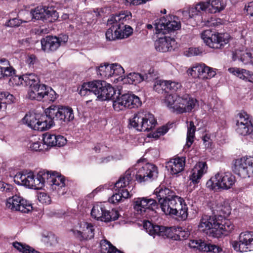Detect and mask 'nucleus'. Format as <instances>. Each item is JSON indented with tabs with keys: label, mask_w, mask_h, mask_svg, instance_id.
Returning <instances> with one entry per match:
<instances>
[{
	"label": "nucleus",
	"mask_w": 253,
	"mask_h": 253,
	"mask_svg": "<svg viewBox=\"0 0 253 253\" xmlns=\"http://www.w3.org/2000/svg\"><path fill=\"white\" fill-rule=\"evenodd\" d=\"M154 192L162 210L166 214L175 216L179 220L187 219L188 209L185 200L176 195L165 182H162Z\"/></svg>",
	"instance_id": "obj_1"
},
{
	"label": "nucleus",
	"mask_w": 253,
	"mask_h": 253,
	"mask_svg": "<svg viewBox=\"0 0 253 253\" xmlns=\"http://www.w3.org/2000/svg\"><path fill=\"white\" fill-rule=\"evenodd\" d=\"M233 223L221 215H202L199 230L214 238H220L222 235H227L234 229Z\"/></svg>",
	"instance_id": "obj_2"
},
{
	"label": "nucleus",
	"mask_w": 253,
	"mask_h": 253,
	"mask_svg": "<svg viewBox=\"0 0 253 253\" xmlns=\"http://www.w3.org/2000/svg\"><path fill=\"white\" fill-rule=\"evenodd\" d=\"M141 183L142 182V170L141 168H137V164L131 169L127 170L124 175H122L114 185L115 193L109 198V203L113 204H118L124 199L130 197L131 195L128 192L130 188L129 184L133 180Z\"/></svg>",
	"instance_id": "obj_3"
},
{
	"label": "nucleus",
	"mask_w": 253,
	"mask_h": 253,
	"mask_svg": "<svg viewBox=\"0 0 253 253\" xmlns=\"http://www.w3.org/2000/svg\"><path fill=\"white\" fill-rule=\"evenodd\" d=\"M131 17V13L124 11L118 15H112L107 21V25L111 27L107 30L105 35L107 41L126 38L133 33V29L127 25V21Z\"/></svg>",
	"instance_id": "obj_4"
},
{
	"label": "nucleus",
	"mask_w": 253,
	"mask_h": 253,
	"mask_svg": "<svg viewBox=\"0 0 253 253\" xmlns=\"http://www.w3.org/2000/svg\"><path fill=\"white\" fill-rule=\"evenodd\" d=\"M197 102L196 99L189 97L188 94L180 97L176 93H170L165 97V103L168 107L177 114L191 111Z\"/></svg>",
	"instance_id": "obj_5"
},
{
	"label": "nucleus",
	"mask_w": 253,
	"mask_h": 253,
	"mask_svg": "<svg viewBox=\"0 0 253 253\" xmlns=\"http://www.w3.org/2000/svg\"><path fill=\"white\" fill-rule=\"evenodd\" d=\"M48 114L49 121H52V126L55 125L56 121L61 125H68L74 119V113L73 109L63 105H52L44 111Z\"/></svg>",
	"instance_id": "obj_6"
},
{
	"label": "nucleus",
	"mask_w": 253,
	"mask_h": 253,
	"mask_svg": "<svg viewBox=\"0 0 253 253\" xmlns=\"http://www.w3.org/2000/svg\"><path fill=\"white\" fill-rule=\"evenodd\" d=\"M178 17L174 15L163 16L155 21L154 24L156 34L166 35L174 33L181 28V23L177 21Z\"/></svg>",
	"instance_id": "obj_7"
},
{
	"label": "nucleus",
	"mask_w": 253,
	"mask_h": 253,
	"mask_svg": "<svg viewBox=\"0 0 253 253\" xmlns=\"http://www.w3.org/2000/svg\"><path fill=\"white\" fill-rule=\"evenodd\" d=\"M235 177L230 172H218L211 177L206 183L210 190L217 191L220 189H230L235 183Z\"/></svg>",
	"instance_id": "obj_8"
},
{
	"label": "nucleus",
	"mask_w": 253,
	"mask_h": 253,
	"mask_svg": "<svg viewBox=\"0 0 253 253\" xmlns=\"http://www.w3.org/2000/svg\"><path fill=\"white\" fill-rule=\"evenodd\" d=\"M31 128L38 131H44L52 127V121H49L48 114H40L34 113L26 114L23 119Z\"/></svg>",
	"instance_id": "obj_9"
},
{
	"label": "nucleus",
	"mask_w": 253,
	"mask_h": 253,
	"mask_svg": "<svg viewBox=\"0 0 253 253\" xmlns=\"http://www.w3.org/2000/svg\"><path fill=\"white\" fill-rule=\"evenodd\" d=\"M118 95H116L113 101V108L116 111L123 110L125 109L137 108L142 102L140 99L133 94L125 93L121 94L120 90H118Z\"/></svg>",
	"instance_id": "obj_10"
},
{
	"label": "nucleus",
	"mask_w": 253,
	"mask_h": 253,
	"mask_svg": "<svg viewBox=\"0 0 253 253\" xmlns=\"http://www.w3.org/2000/svg\"><path fill=\"white\" fill-rule=\"evenodd\" d=\"M225 34L216 33L211 30H206L201 34V38L207 45L211 48H222L229 42V39Z\"/></svg>",
	"instance_id": "obj_11"
},
{
	"label": "nucleus",
	"mask_w": 253,
	"mask_h": 253,
	"mask_svg": "<svg viewBox=\"0 0 253 253\" xmlns=\"http://www.w3.org/2000/svg\"><path fill=\"white\" fill-rule=\"evenodd\" d=\"M106 82L101 80L84 83L82 85L79 93L81 96H88L93 94L98 98H102L104 87H106Z\"/></svg>",
	"instance_id": "obj_12"
},
{
	"label": "nucleus",
	"mask_w": 253,
	"mask_h": 253,
	"mask_svg": "<svg viewBox=\"0 0 253 253\" xmlns=\"http://www.w3.org/2000/svg\"><path fill=\"white\" fill-rule=\"evenodd\" d=\"M253 159L252 157H244L236 160L233 171L243 178L253 175Z\"/></svg>",
	"instance_id": "obj_13"
},
{
	"label": "nucleus",
	"mask_w": 253,
	"mask_h": 253,
	"mask_svg": "<svg viewBox=\"0 0 253 253\" xmlns=\"http://www.w3.org/2000/svg\"><path fill=\"white\" fill-rule=\"evenodd\" d=\"M30 14L32 18L37 20L52 22L58 17V13L51 7L39 5L34 9H31Z\"/></svg>",
	"instance_id": "obj_14"
},
{
	"label": "nucleus",
	"mask_w": 253,
	"mask_h": 253,
	"mask_svg": "<svg viewBox=\"0 0 253 253\" xmlns=\"http://www.w3.org/2000/svg\"><path fill=\"white\" fill-rule=\"evenodd\" d=\"M232 246L236 252L253 251V232L246 231L240 233L239 241H233Z\"/></svg>",
	"instance_id": "obj_15"
},
{
	"label": "nucleus",
	"mask_w": 253,
	"mask_h": 253,
	"mask_svg": "<svg viewBox=\"0 0 253 253\" xmlns=\"http://www.w3.org/2000/svg\"><path fill=\"white\" fill-rule=\"evenodd\" d=\"M91 215L97 220L108 222L118 219L120 214L117 210L107 211L104 206L96 205L92 208Z\"/></svg>",
	"instance_id": "obj_16"
},
{
	"label": "nucleus",
	"mask_w": 253,
	"mask_h": 253,
	"mask_svg": "<svg viewBox=\"0 0 253 253\" xmlns=\"http://www.w3.org/2000/svg\"><path fill=\"white\" fill-rule=\"evenodd\" d=\"M187 73L192 78L202 80L211 79L213 77L216 73L212 68L207 66L204 63H196L188 69Z\"/></svg>",
	"instance_id": "obj_17"
},
{
	"label": "nucleus",
	"mask_w": 253,
	"mask_h": 253,
	"mask_svg": "<svg viewBox=\"0 0 253 253\" xmlns=\"http://www.w3.org/2000/svg\"><path fill=\"white\" fill-rule=\"evenodd\" d=\"M48 185L52 188L57 190L59 195H64L66 193L65 187V177L56 171H49Z\"/></svg>",
	"instance_id": "obj_18"
},
{
	"label": "nucleus",
	"mask_w": 253,
	"mask_h": 253,
	"mask_svg": "<svg viewBox=\"0 0 253 253\" xmlns=\"http://www.w3.org/2000/svg\"><path fill=\"white\" fill-rule=\"evenodd\" d=\"M155 49L160 52H166L170 51L175 47L176 41L174 38L164 36L158 37L155 42Z\"/></svg>",
	"instance_id": "obj_19"
},
{
	"label": "nucleus",
	"mask_w": 253,
	"mask_h": 253,
	"mask_svg": "<svg viewBox=\"0 0 253 253\" xmlns=\"http://www.w3.org/2000/svg\"><path fill=\"white\" fill-rule=\"evenodd\" d=\"M41 42L42 50L47 53L55 51L60 47V42L55 36H46L42 39Z\"/></svg>",
	"instance_id": "obj_20"
},
{
	"label": "nucleus",
	"mask_w": 253,
	"mask_h": 253,
	"mask_svg": "<svg viewBox=\"0 0 253 253\" xmlns=\"http://www.w3.org/2000/svg\"><path fill=\"white\" fill-rule=\"evenodd\" d=\"M15 78H17V81L15 83V84L29 86V89H32L41 82L39 78L33 73L15 76Z\"/></svg>",
	"instance_id": "obj_21"
},
{
	"label": "nucleus",
	"mask_w": 253,
	"mask_h": 253,
	"mask_svg": "<svg viewBox=\"0 0 253 253\" xmlns=\"http://www.w3.org/2000/svg\"><path fill=\"white\" fill-rule=\"evenodd\" d=\"M159 203L153 199L143 197V216L147 218L156 216V210L159 208Z\"/></svg>",
	"instance_id": "obj_22"
},
{
	"label": "nucleus",
	"mask_w": 253,
	"mask_h": 253,
	"mask_svg": "<svg viewBox=\"0 0 253 253\" xmlns=\"http://www.w3.org/2000/svg\"><path fill=\"white\" fill-rule=\"evenodd\" d=\"M47 87H48L47 85L42 84L40 82L32 89L28 90L27 95V98L31 100L41 101L43 94H45Z\"/></svg>",
	"instance_id": "obj_23"
},
{
	"label": "nucleus",
	"mask_w": 253,
	"mask_h": 253,
	"mask_svg": "<svg viewBox=\"0 0 253 253\" xmlns=\"http://www.w3.org/2000/svg\"><path fill=\"white\" fill-rule=\"evenodd\" d=\"M84 228V229L83 231L74 229H72L71 231L73 232L75 237L80 241L87 240L93 238L94 235V230L91 223H85Z\"/></svg>",
	"instance_id": "obj_24"
},
{
	"label": "nucleus",
	"mask_w": 253,
	"mask_h": 253,
	"mask_svg": "<svg viewBox=\"0 0 253 253\" xmlns=\"http://www.w3.org/2000/svg\"><path fill=\"white\" fill-rule=\"evenodd\" d=\"M185 157H177L170 160L167 164V168L171 174H177L182 171L185 165Z\"/></svg>",
	"instance_id": "obj_25"
},
{
	"label": "nucleus",
	"mask_w": 253,
	"mask_h": 253,
	"mask_svg": "<svg viewBox=\"0 0 253 253\" xmlns=\"http://www.w3.org/2000/svg\"><path fill=\"white\" fill-rule=\"evenodd\" d=\"M143 182H152L158 177V168L153 164L146 163L143 165Z\"/></svg>",
	"instance_id": "obj_26"
},
{
	"label": "nucleus",
	"mask_w": 253,
	"mask_h": 253,
	"mask_svg": "<svg viewBox=\"0 0 253 253\" xmlns=\"http://www.w3.org/2000/svg\"><path fill=\"white\" fill-rule=\"evenodd\" d=\"M134 213L136 219L133 221L135 225L138 227L142 225V198H135L133 202Z\"/></svg>",
	"instance_id": "obj_27"
},
{
	"label": "nucleus",
	"mask_w": 253,
	"mask_h": 253,
	"mask_svg": "<svg viewBox=\"0 0 253 253\" xmlns=\"http://www.w3.org/2000/svg\"><path fill=\"white\" fill-rule=\"evenodd\" d=\"M228 71L230 73L246 82L253 83V73L252 72L246 69L235 67L229 68Z\"/></svg>",
	"instance_id": "obj_28"
},
{
	"label": "nucleus",
	"mask_w": 253,
	"mask_h": 253,
	"mask_svg": "<svg viewBox=\"0 0 253 253\" xmlns=\"http://www.w3.org/2000/svg\"><path fill=\"white\" fill-rule=\"evenodd\" d=\"M49 175V171H40L35 178L34 177V183H33V189H41L44 186L45 183L48 184L47 178Z\"/></svg>",
	"instance_id": "obj_29"
},
{
	"label": "nucleus",
	"mask_w": 253,
	"mask_h": 253,
	"mask_svg": "<svg viewBox=\"0 0 253 253\" xmlns=\"http://www.w3.org/2000/svg\"><path fill=\"white\" fill-rule=\"evenodd\" d=\"M145 113L144 114H143L144 115L143 117V127H145V131H149L155 127L157 122L154 115L149 112Z\"/></svg>",
	"instance_id": "obj_30"
},
{
	"label": "nucleus",
	"mask_w": 253,
	"mask_h": 253,
	"mask_svg": "<svg viewBox=\"0 0 253 253\" xmlns=\"http://www.w3.org/2000/svg\"><path fill=\"white\" fill-rule=\"evenodd\" d=\"M236 132L242 135H247L250 134L253 131V124L249 123L248 125H246V123L243 124L242 122L237 121L236 124Z\"/></svg>",
	"instance_id": "obj_31"
},
{
	"label": "nucleus",
	"mask_w": 253,
	"mask_h": 253,
	"mask_svg": "<svg viewBox=\"0 0 253 253\" xmlns=\"http://www.w3.org/2000/svg\"><path fill=\"white\" fill-rule=\"evenodd\" d=\"M15 97L7 91L0 92V110L6 109L7 104L14 102Z\"/></svg>",
	"instance_id": "obj_32"
},
{
	"label": "nucleus",
	"mask_w": 253,
	"mask_h": 253,
	"mask_svg": "<svg viewBox=\"0 0 253 253\" xmlns=\"http://www.w3.org/2000/svg\"><path fill=\"white\" fill-rule=\"evenodd\" d=\"M208 6V11L211 13H215L223 10L226 6L224 0H212Z\"/></svg>",
	"instance_id": "obj_33"
},
{
	"label": "nucleus",
	"mask_w": 253,
	"mask_h": 253,
	"mask_svg": "<svg viewBox=\"0 0 253 253\" xmlns=\"http://www.w3.org/2000/svg\"><path fill=\"white\" fill-rule=\"evenodd\" d=\"M106 87L103 88V92L102 94V98L100 99L103 100H112L114 101L116 96V91H117L110 84L106 82Z\"/></svg>",
	"instance_id": "obj_34"
},
{
	"label": "nucleus",
	"mask_w": 253,
	"mask_h": 253,
	"mask_svg": "<svg viewBox=\"0 0 253 253\" xmlns=\"http://www.w3.org/2000/svg\"><path fill=\"white\" fill-rule=\"evenodd\" d=\"M15 73L16 70L10 65L8 66L0 65V79H5L8 77H12L14 80H16L17 78H15Z\"/></svg>",
	"instance_id": "obj_35"
},
{
	"label": "nucleus",
	"mask_w": 253,
	"mask_h": 253,
	"mask_svg": "<svg viewBox=\"0 0 253 253\" xmlns=\"http://www.w3.org/2000/svg\"><path fill=\"white\" fill-rule=\"evenodd\" d=\"M21 200V197L17 195L9 197L6 200V206L12 211H18L20 209V205L18 203Z\"/></svg>",
	"instance_id": "obj_36"
},
{
	"label": "nucleus",
	"mask_w": 253,
	"mask_h": 253,
	"mask_svg": "<svg viewBox=\"0 0 253 253\" xmlns=\"http://www.w3.org/2000/svg\"><path fill=\"white\" fill-rule=\"evenodd\" d=\"M97 74L102 78L107 79L112 77V69L111 65L105 63L101 64L96 69Z\"/></svg>",
	"instance_id": "obj_37"
},
{
	"label": "nucleus",
	"mask_w": 253,
	"mask_h": 253,
	"mask_svg": "<svg viewBox=\"0 0 253 253\" xmlns=\"http://www.w3.org/2000/svg\"><path fill=\"white\" fill-rule=\"evenodd\" d=\"M196 131V126L193 121L189 122V125L188 126L186 143L185 147L188 148H190L194 142V138L195 137V133Z\"/></svg>",
	"instance_id": "obj_38"
},
{
	"label": "nucleus",
	"mask_w": 253,
	"mask_h": 253,
	"mask_svg": "<svg viewBox=\"0 0 253 253\" xmlns=\"http://www.w3.org/2000/svg\"><path fill=\"white\" fill-rule=\"evenodd\" d=\"M248 50L246 51H241L239 50H236L233 52L232 58L234 61L238 60L241 61L245 64H249Z\"/></svg>",
	"instance_id": "obj_39"
},
{
	"label": "nucleus",
	"mask_w": 253,
	"mask_h": 253,
	"mask_svg": "<svg viewBox=\"0 0 253 253\" xmlns=\"http://www.w3.org/2000/svg\"><path fill=\"white\" fill-rule=\"evenodd\" d=\"M160 225L154 224L151 221L143 220V229L150 235H158Z\"/></svg>",
	"instance_id": "obj_40"
},
{
	"label": "nucleus",
	"mask_w": 253,
	"mask_h": 253,
	"mask_svg": "<svg viewBox=\"0 0 253 253\" xmlns=\"http://www.w3.org/2000/svg\"><path fill=\"white\" fill-rule=\"evenodd\" d=\"M140 113L135 114L132 119L129 120L128 126L132 127L138 131L142 130V117Z\"/></svg>",
	"instance_id": "obj_41"
},
{
	"label": "nucleus",
	"mask_w": 253,
	"mask_h": 253,
	"mask_svg": "<svg viewBox=\"0 0 253 253\" xmlns=\"http://www.w3.org/2000/svg\"><path fill=\"white\" fill-rule=\"evenodd\" d=\"M58 94L50 86H48L45 91V94H43L42 99L41 101L47 102L48 103L54 102L57 97Z\"/></svg>",
	"instance_id": "obj_42"
},
{
	"label": "nucleus",
	"mask_w": 253,
	"mask_h": 253,
	"mask_svg": "<svg viewBox=\"0 0 253 253\" xmlns=\"http://www.w3.org/2000/svg\"><path fill=\"white\" fill-rule=\"evenodd\" d=\"M209 5V3L200 2L196 5L195 7L190 8L189 10V16L190 18L198 15L201 11H205Z\"/></svg>",
	"instance_id": "obj_43"
},
{
	"label": "nucleus",
	"mask_w": 253,
	"mask_h": 253,
	"mask_svg": "<svg viewBox=\"0 0 253 253\" xmlns=\"http://www.w3.org/2000/svg\"><path fill=\"white\" fill-rule=\"evenodd\" d=\"M206 241L201 239L190 240L188 244V247L199 252L203 253Z\"/></svg>",
	"instance_id": "obj_44"
},
{
	"label": "nucleus",
	"mask_w": 253,
	"mask_h": 253,
	"mask_svg": "<svg viewBox=\"0 0 253 253\" xmlns=\"http://www.w3.org/2000/svg\"><path fill=\"white\" fill-rule=\"evenodd\" d=\"M13 245L15 249L23 253H41L32 247L18 242H14Z\"/></svg>",
	"instance_id": "obj_45"
},
{
	"label": "nucleus",
	"mask_w": 253,
	"mask_h": 253,
	"mask_svg": "<svg viewBox=\"0 0 253 253\" xmlns=\"http://www.w3.org/2000/svg\"><path fill=\"white\" fill-rule=\"evenodd\" d=\"M167 81L157 80L154 85V90L159 93H163L168 92Z\"/></svg>",
	"instance_id": "obj_46"
},
{
	"label": "nucleus",
	"mask_w": 253,
	"mask_h": 253,
	"mask_svg": "<svg viewBox=\"0 0 253 253\" xmlns=\"http://www.w3.org/2000/svg\"><path fill=\"white\" fill-rule=\"evenodd\" d=\"M222 252V249L220 247L206 242L203 253H220Z\"/></svg>",
	"instance_id": "obj_47"
},
{
	"label": "nucleus",
	"mask_w": 253,
	"mask_h": 253,
	"mask_svg": "<svg viewBox=\"0 0 253 253\" xmlns=\"http://www.w3.org/2000/svg\"><path fill=\"white\" fill-rule=\"evenodd\" d=\"M18 204L20 205V209L18 211L23 213H28L33 210L32 204L21 197V200L18 202Z\"/></svg>",
	"instance_id": "obj_48"
},
{
	"label": "nucleus",
	"mask_w": 253,
	"mask_h": 253,
	"mask_svg": "<svg viewBox=\"0 0 253 253\" xmlns=\"http://www.w3.org/2000/svg\"><path fill=\"white\" fill-rule=\"evenodd\" d=\"M176 241H182L187 239L189 236L188 231L183 229L181 227L176 228Z\"/></svg>",
	"instance_id": "obj_49"
},
{
	"label": "nucleus",
	"mask_w": 253,
	"mask_h": 253,
	"mask_svg": "<svg viewBox=\"0 0 253 253\" xmlns=\"http://www.w3.org/2000/svg\"><path fill=\"white\" fill-rule=\"evenodd\" d=\"M127 81L129 84H136L142 81V76L137 73H130L127 76Z\"/></svg>",
	"instance_id": "obj_50"
},
{
	"label": "nucleus",
	"mask_w": 253,
	"mask_h": 253,
	"mask_svg": "<svg viewBox=\"0 0 253 253\" xmlns=\"http://www.w3.org/2000/svg\"><path fill=\"white\" fill-rule=\"evenodd\" d=\"M57 135L54 134L46 133L43 135V141L47 146H54Z\"/></svg>",
	"instance_id": "obj_51"
},
{
	"label": "nucleus",
	"mask_w": 253,
	"mask_h": 253,
	"mask_svg": "<svg viewBox=\"0 0 253 253\" xmlns=\"http://www.w3.org/2000/svg\"><path fill=\"white\" fill-rule=\"evenodd\" d=\"M237 121H239V123L241 121L243 124L246 123L247 125L249 123H253L252 117L244 111L241 112L238 114L236 116V122Z\"/></svg>",
	"instance_id": "obj_52"
},
{
	"label": "nucleus",
	"mask_w": 253,
	"mask_h": 253,
	"mask_svg": "<svg viewBox=\"0 0 253 253\" xmlns=\"http://www.w3.org/2000/svg\"><path fill=\"white\" fill-rule=\"evenodd\" d=\"M208 169V166L206 162H199L195 166L193 170L196 171L201 176L207 172Z\"/></svg>",
	"instance_id": "obj_53"
},
{
	"label": "nucleus",
	"mask_w": 253,
	"mask_h": 253,
	"mask_svg": "<svg viewBox=\"0 0 253 253\" xmlns=\"http://www.w3.org/2000/svg\"><path fill=\"white\" fill-rule=\"evenodd\" d=\"M33 183H34V175L33 172L26 173L25 179L24 180L23 185L30 188H33Z\"/></svg>",
	"instance_id": "obj_54"
},
{
	"label": "nucleus",
	"mask_w": 253,
	"mask_h": 253,
	"mask_svg": "<svg viewBox=\"0 0 253 253\" xmlns=\"http://www.w3.org/2000/svg\"><path fill=\"white\" fill-rule=\"evenodd\" d=\"M110 65L112 76H120L125 73L124 69L120 64L114 63Z\"/></svg>",
	"instance_id": "obj_55"
},
{
	"label": "nucleus",
	"mask_w": 253,
	"mask_h": 253,
	"mask_svg": "<svg viewBox=\"0 0 253 253\" xmlns=\"http://www.w3.org/2000/svg\"><path fill=\"white\" fill-rule=\"evenodd\" d=\"M203 53L202 49L199 47H191L185 51V55L190 57L201 55Z\"/></svg>",
	"instance_id": "obj_56"
},
{
	"label": "nucleus",
	"mask_w": 253,
	"mask_h": 253,
	"mask_svg": "<svg viewBox=\"0 0 253 253\" xmlns=\"http://www.w3.org/2000/svg\"><path fill=\"white\" fill-rule=\"evenodd\" d=\"M26 63L29 68H34V65L39 63V60L35 54H31L28 55L26 59Z\"/></svg>",
	"instance_id": "obj_57"
},
{
	"label": "nucleus",
	"mask_w": 253,
	"mask_h": 253,
	"mask_svg": "<svg viewBox=\"0 0 253 253\" xmlns=\"http://www.w3.org/2000/svg\"><path fill=\"white\" fill-rule=\"evenodd\" d=\"M157 79V76L154 73V70L153 68H151L148 73H146L143 75V81L146 82H151Z\"/></svg>",
	"instance_id": "obj_58"
},
{
	"label": "nucleus",
	"mask_w": 253,
	"mask_h": 253,
	"mask_svg": "<svg viewBox=\"0 0 253 253\" xmlns=\"http://www.w3.org/2000/svg\"><path fill=\"white\" fill-rule=\"evenodd\" d=\"M38 200L42 204H49L50 203V198L46 193L41 192L38 194Z\"/></svg>",
	"instance_id": "obj_59"
},
{
	"label": "nucleus",
	"mask_w": 253,
	"mask_h": 253,
	"mask_svg": "<svg viewBox=\"0 0 253 253\" xmlns=\"http://www.w3.org/2000/svg\"><path fill=\"white\" fill-rule=\"evenodd\" d=\"M21 23L22 21L20 19L17 18H14L9 19L5 23V25L10 27H16L19 26Z\"/></svg>",
	"instance_id": "obj_60"
},
{
	"label": "nucleus",
	"mask_w": 253,
	"mask_h": 253,
	"mask_svg": "<svg viewBox=\"0 0 253 253\" xmlns=\"http://www.w3.org/2000/svg\"><path fill=\"white\" fill-rule=\"evenodd\" d=\"M171 227H168L163 226H160V230H159L157 235L161 236L164 238H168V235L169 234V232L171 231Z\"/></svg>",
	"instance_id": "obj_61"
},
{
	"label": "nucleus",
	"mask_w": 253,
	"mask_h": 253,
	"mask_svg": "<svg viewBox=\"0 0 253 253\" xmlns=\"http://www.w3.org/2000/svg\"><path fill=\"white\" fill-rule=\"evenodd\" d=\"M26 173L23 172H19L14 176V181L18 185H21L23 184L24 180L25 179Z\"/></svg>",
	"instance_id": "obj_62"
},
{
	"label": "nucleus",
	"mask_w": 253,
	"mask_h": 253,
	"mask_svg": "<svg viewBox=\"0 0 253 253\" xmlns=\"http://www.w3.org/2000/svg\"><path fill=\"white\" fill-rule=\"evenodd\" d=\"M168 91L169 90L172 92H175L181 87V84L178 83L168 81Z\"/></svg>",
	"instance_id": "obj_63"
},
{
	"label": "nucleus",
	"mask_w": 253,
	"mask_h": 253,
	"mask_svg": "<svg viewBox=\"0 0 253 253\" xmlns=\"http://www.w3.org/2000/svg\"><path fill=\"white\" fill-rule=\"evenodd\" d=\"M202 177V176L193 170L192 174L190 177V179L191 180V182L193 183V184L195 185L199 182Z\"/></svg>",
	"instance_id": "obj_64"
}]
</instances>
